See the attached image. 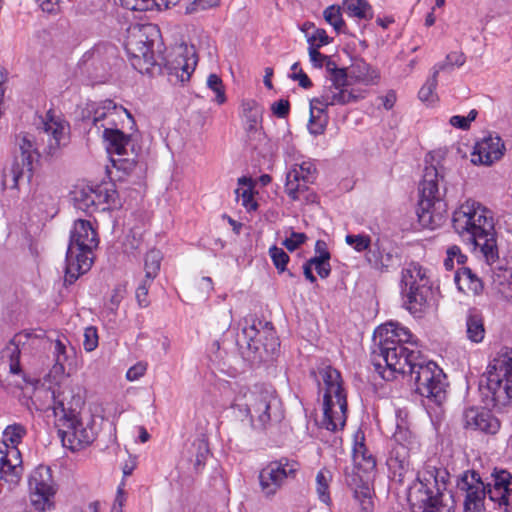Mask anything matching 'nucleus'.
Returning <instances> with one entry per match:
<instances>
[{
    "mask_svg": "<svg viewBox=\"0 0 512 512\" xmlns=\"http://www.w3.org/2000/svg\"><path fill=\"white\" fill-rule=\"evenodd\" d=\"M412 333L399 323L388 322L379 326L374 332L373 360L377 367L383 361L391 371L409 375L415 391L436 404H441L446 397L445 375L433 361L422 358L415 348Z\"/></svg>",
    "mask_w": 512,
    "mask_h": 512,
    "instance_id": "f257e3e1",
    "label": "nucleus"
},
{
    "mask_svg": "<svg viewBox=\"0 0 512 512\" xmlns=\"http://www.w3.org/2000/svg\"><path fill=\"white\" fill-rule=\"evenodd\" d=\"M124 47L131 65L140 73H153L157 67L160 72L166 70L173 84L184 85L191 79L188 45L182 36L165 55L166 47L158 25L135 23L127 28Z\"/></svg>",
    "mask_w": 512,
    "mask_h": 512,
    "instance_id": "f03ea898",
    "label": "nucleus"
},
{
    "mask_svg": "<svg viewBox=\"0 0 512 512\" xmlns=\"http://www.w3.org/2000/svg\"><path fill=\"white\" fill-rule=\"evenodd\" d=\"M69 140V124L48 111L42 126L38 127V141L41 143H35L29 135H24L21 138L19 142L20 155H16L11 166L3 170V187L16 189L20 179L26 177L30 180L33 163L41 154L40 148H42L43 154L53 157L68 145Z\"/></svg>",
    "mask_w": 512,
    "mask_h": 512,
    "instance_id": "7ed1b4c3",
    "label": "nucleus"
},
{
    "mask_svg": "<svg viewBox=\"0 0 512 512\" xmlns=\"http://www.w3.org/2000/svg\"><path fill=\"white\" fill-rule=\"evenodd\" d=\"M453 227L475 249L479 248L488 264L498 259L494 217L490 209L469 199L454 212Z\"/></svg>",
    "mask_w": 512,
    "mask_h": 512,
    "instance_id": "20e7f679",
    "label": "nucleus"
},
{
    "mask_svg": "<svg viewBox=\"0 0 512 512\" xmlns=\"http://www.w3.org/2000/svg\"><path fill=\"white\" fill-rule=\"evenodd\" d=\"M492 476L493 484L487 485L474 470H467L458 477L456 487L465 493L464 512H482L486 495L500 511H512V475L501 470Z\"/></svg>",
    "mask_w": 512,
    "mask_h": 512,
    "instance_id": "39448f33",
    "label": "nucleus"
},
{
    "mask_svg": "<svg viewBox=\"0 0 512 512\" xmlns=\"http://www.w3.org/2000/svg\"><path fill=\"white\" fill-rule=\"evenodd\" d=\"M479 390L486 406L497 410L512 401V348H502L490 361Z\"/></svg>",
    "mask_w": 512,
    "mask_h": 512,
    "instance_id": "423d86ee",
    "label": "nucleus"
},
{
    "mask_svg": "<svg viewBox=\"0 0 512 512\" xmlns=\"http://www.w3.org/2000/svg\"><path fill=\"white\" fill-rule=\"evenodd\" d=\"M98 244V235L91 222L83 219L76 220L70 232L66 253V283H74L81 274L90 270L93 263V250Z\"/></svg>",
    "mask_w": 512,
    "mask_h": 512,
    "instance_id": "0eeeda50",
    "label": "nucleus"
},
{
    "mask_svg": "<svg viewBox=\"0 0 512 512\" xmlns=\"http://www.w3.org/2000/svg\"><path fill=\"white\" fill-rule=\"evenodd\" d=\"M400 293L403 307L414 317H423L433 299L427 269L417 262L406 264L401 270Z\"/></svg>",
    "mask_w": 512,
    "mask_h": 512,
    "instance_id": "6e6552de",
    "label": "nucleus"
},
{
    "mask_svg": "<svg viewBox=\"0 0 512 512\" xmlns=\"http://www.w3.org/2000/svg\"><path fill=\"white\" fill-rule=\"evenodd\" d=\"M322 379L320 391L323 393V418L321 427L336 431L344 427L346 422L347 396L343 388L340 372L331 366L319 371Z\"/></svg>",
    "mask_w": 512,
    "mask_h": 512,
    "instance_id": "1a4fd4ad",
    "label": "nucleus"
},
{
    "mask_svg": "<svg viewBox=\"0 0 512 512\" xmlns=\"http://www.w3.org/2000/svg\"><path fill=\"white\" fill-rule=\"evenodd\" d=\"M440 178L435 166H426L419 184L418 220L424 228L431 230L442 226L446 220V203L439 189Z\"/></svg>",
    "mask_w": 512,
    "mask_h": 512,
    "instance_id": "9d476101",
    "label": "nucleus"
},
{
    "mask_svg": "<svg viewBox=\"0 0 512 512\" xmlns=\"http://www.w3.org/2000/svg\"><path fill=\"white\" fill-rule=\"evenodd\" d=\"M42 393L52 399L56 425L65 422L66 419L80 417L85 399L83 389L79 385L59 386L57 391L52 392L41 389L36 392L35 397Z\"/></svg>",
    "mask_w": 512,
    "mask_h": 512,
    "instance_id": "9b49d317",
    "label": "nucleus"
},
{
    "mask_svg": "<svg viewBox=\"0 0 512 512\" xmlns=\"http://www.w3.org/2000/svg\"><path fill=\"white\" fill-rule=\"evenodd\" d=\"M246 407L253 423L264 428L273 419L279 420L280 401L271 387H256L246 395Z\"/></svg>",
    "mask_w": 512,
    "mask_h": 512,
    "instance_id": "f8f14e48",
    "label": "nucleus"
},
{
    "mask_svg": "<svg viewBox=\"0 0 512 512\" xmlns=\"http://www.w3.org/2000/svg\"><path fill=\"white\" fill-rule=\"evenodd\" d=\"M444 473L429 468L419 476V492L424 495L420 499L421 512H453V507L444 503L443 491L446 489Z\"/></svg>",
    "mask_w": 512,
    "mask_h": 512,
    "instance_id": "ddd939ff",
    "label": "nucleus"
},
{
    "mask_svg": "<svg viewBox=\"0 0 512 512\" xmlns=\"http://www.w3.org/2000/svg\"><path fill=\"white\" fill-rule=\"evenodd\" d=\"M29 498L35 510L44 512L54 507L57 488L48 466L39 465L29 476Z\"/></svg>",
    "mask_w": 512,
    "mask_h": 512,
    "instance_id": "4468645a",
    "label": "nucleus"
},
{
    "mask_svg": "<svg viewBox=\"0 0 512 512\" xmlns=\"http://www.w3.org/2000/svg\"><path fill=\"white\" fill-rule=\"evenodd\" d=\"M393 443L387 459V465L394 472L402 476L410 467V452L415 447L412 433L407 429L398 427L393 435Z\"/></svg>",
    "mask_w": 512,
    "mask_h": 512,
    "instance_id": "2eb2a0df",
    "label": "nucleus"
},
{
    "mask_svg": "<svg viewBox=\"0 0 512 512\" xmlns=\"http://www.w3.org/2000/svg\"><path fill=\"white\" fill-rule=\"evenodd\" d=\"M58 434L65 447L72 451H78L91 444L96 437L93 427L87 423L84 425L80 417L66 419L57 424Z\"/></svg>",
    "mask_w": 512,
    "mask_h": 512,
    "instance_id": "dca6fc26",
    "label": "nucleus"
},
{
    "mask_svg": "<svg viewBox=\"0 0 512 512\" xmlns=\"http://www.w3.org/2000/svg\"><path fill=\"white\" fill-rule=\"evenodd\" d=\"M294 461L281 459L273 461L264 467L259 474L262 492L266 496H273L282 487L288 477H293L298 469Z\"/></svg>",
    "mask_w": 512,
    "mask_h": 512,
    "instance_id": "f3484780",
    "label": "nucleus"
},
{
    "mask_svg": "<svg viewBox=\"0 0 512 512\" xmlns=\"http://www.w3.org/2000/svg\"><path fill=\"white\" fill-rule=\"evenodd\" d=\"M23 474L22 457L18 448L0 444V480L15 486Z\"/></svg>",
    "mask_w": 512,
    "mask_h": 512,
    "instance_id": "a211bd4d",
    "label": "nucleus"
},
{
    "mask_svg": "<svg viewBox=\"0 0 512 512\" xmlns=\"http://www.w3.org/2000/svg\"><path fill=\"white\" fill-rule=\"evenodd\" d=\"M464 427L487 434H496L500 428L499 420L489 411L477 408H468L463 416Z\"/></svg>",
    "mask_w": 512,
    "mask_h": 512,
    "instance_id": "6ab92c4d",
    "label": "nucleus"
},
{
    "mask_svg": "<svg viewBox=\"0 0 512 512\" xmlns=\"http://www.w3.org/2000/svg\"><path fill=\"white\" fill-rule=\"evenodd\" d=\"M120 112H127L122 106H117L112 100H106L93 110L92 115L84 117L85 121L90 122L92 127L100 132L116 126V116Z\"/></svg>",
    "mask_w": 512,
    "mask_h": 512,
    "instance_id": "aec40b11",
    "label": "nucleus"
},
{
    "mask_svg": "<svg viewBox=\"0 0 512 512\" xmlns=\"http://www.w3.org/2000/svg\"><path fill=\"white\" fill-rule=\"evenodd\" d=\"M504 145L497 136H489L477 142L472 153L474 164L491 165L503 155Z\"/></svg>",
    "mask_w": 512,
    "mask_h": 512,
    "instance_id": "412c9836",
    "label": "nucleus"
},
{
    "mask_svg": "<svg viewBox=\"0 0 512 512\" xmlns=\"http://www.w3.org/2000/svg\"><path fill=\"white\" fill-rule=\"evenodd\" d=\"M359 96L353 90L347 87L325 85L319 97L313 98L314 103H318L325 108L336 105H347L358 101Z\"/></svg>",
    "mask_w": 512,
    "mask_h": 512,
    "instance_id": "4be33fe9",
    "label": "nucleus"
},
{
    "mask_svg": "<svg viewBox=\"0 0 512 512\" xmlns=\"http://www.w3.org/2000/svg\"><path fill=\"white\" fill-rule=\"evenodd\" d=\"M396 255L387 250L380 240H376L365 254V261L379 272H387L395 264Z\"/></svg>",
    "mask_w": 512,
    "mask_h": 512,
    "instance_id": "5701e85b",
    "label": "nucleus"
},
{
    "mask_svg": "<svg viewBox=\"0 0 512 512\" xmlns=\"http://www.w3.org/2000/svg\"><path fill=\"white\" fill-rule=\"evenodd\" d=\"M348 482L354 490V499L357 501L361 512H372L374 503L369 478L363 479L360 476H353Z\"/></svg>",
    "mask_w": 512,
    "mask_h": 512,
    "instance_id": "b1692460",
    "label": "nucleus"
},
{
    "mask_svg": "<svg viewBox=\"0 0 512 512\" xmlns=\"http://www.w3.org/2000/svg\"><path fill=\"white\" fill-rule=\"evenodd\" d=\"M102 137L109 154L122 156L126 153V146L130 142V136L124 134L120 129H118L117 125L103 130Z\"/></svg>",
    "mask_w": 512,
    "mask_h": 512,
    "instance_id": "393cba45",
    "label": "nucleus"
},
{
    "mask_svg": "<svg viewBox=\"0 0 512 512\" xmlns=\"http://www.w3.org/2000/svg\"><path fill=\"white\" fill-rule=\"evenodd\" d=\"M348 69L350 80L354 83L374 85L380 79L379 72L365 61H356Z\"/></svg>",
    "mask_w": 512,
    "mask_h": 512,
    "instance_id": "a878e982",
    "label": "nucleus"
},
{
    "mask_svg": "<svg viewBox=\"0 0 512 512\" xmlns=\"http://www.w3.org/2000/svg\"><path fill=\"white\" fill-rule=\"evenodd\" d=\"M457 288L465 294H479L483 289L482 281L467 267H461L454 276Z\"/></svg>",
    "mask_w": 512,
    "mask_h": 512,
    "instance_id": "bb28decb",
    "label": "nucleus"
},
{
    "mask_svg": "<svg viewBox=\"0 0 512 512\" xmlns=\"http://www.w3.org/2000/svg\"><path fill=\"white\" fill-rule=\"evenodd\" d=\"M466 336L473 343H480L485 337L483 316L475 309L469 310L466 316Z\"/></svg>",
    "mask_w": 512,
    "mask_h": 512,
    "instance_id": "cd10ccee",
    "label": "nucleus"
},
{
    "mask_svg": "<svg viewBox=\"0 0 512 512\" xmlns=\"http://www.w3.org/2000/svg\"><path fill=\"white\" fill-rule=\"evenodd\" d=\"M492 284L505 298L512 299V267L492 269Z\"/></svg>",
    "mask_w": 512,
    "mask_h": 512,
    "instance_id": "c85d7f7f",
    "label": "nucleus"
},
{
    "mask_svg": "<svg viewBox=\"0 0 512 512\" xmlns=\"http://www.w3.org/2000/svg\"><path fill=\"white\" fill-rule=\"evenodd\" d=\"M325 107L320 106L318 103H314L312 99L310 102V119L308 124L309 132L313 135H321L324 133L327 123L328 116Z\"/></svg>",
    "mask_w": 512,
    "mask_h": 512,
    "instance_id": "c756f323",
    "label": "nucleus"
},
{
    "mask_svg": "<svg viewBox=\"0 0 512 512\" xmlns=\"http://www.w3.org/2000/svg\"><path fill=\"white\" fill-rule=\"evenodd\" d=\"M241 107L246 123V130L248 132L257 131L262 119V107L255 100H244Z\"/></svg>",
    "mask_w": 512,
    "mask_h": 512,
    "instance_id": "7c9ffc66",
    "label": "nucleus"
},
{
    "mask_svg": "<svg viewBox=\"0 0 512 512\" xmlns=\"http://www.w3.org/2000/svg\"><path fill=\"white\" fill-rule=\"evenodd\" d=\"M446 69V64L438 63L433 67L432 76L426 81V83L421 87L418 96L422 102L432 104L436 101L437 95L435 94V89L438 83V74L441 71Z\"/></svg>",
    "mask_w": 512,
    "mask_h": 512,
    "instance_id": "2f4dec72",
    "label": "nucleus"
},
{
    "mask_svg": "<svg viewBox=\"0 0 512 512\" xmlns=\"http://www.w3.org/2000/svg\"><path fill=\"white\" fill-rule=\"evenodd\" d=\"M19 336H15L9 344L1 351V359L8 363L9 371L12 374H19L20 369V349L18 340Z\"/></svg>",
    "mask_w": 512,
    "mask_h": 512,
    "instance_id": "473e14b6",
    "label": "nucleus"
},
{
    "mask_svg": "<svg viewBox=\"0 0 512 512\" xmlns=\"http://www.w3.org/2000/svg\"><path fill=\"white\" fill-rule=\"evenodd\" d=\"M343 8L351 17L361 20L373 18V9L367 0H344Z\"/></svg>",
    "mask_w": 512,
    "mask_h": 512,
    "instance_id": "72a5a7b5",
    "label": "nucleus"
},
{
    "mask_svg": "<svg viewBox=\"0 0 512 512\" xmlns=\"http://www.w3.org/2000/svg\"><path fill=\"white\" fill-rule=\"evenodd\" d=\"M353 459L358 469L362 470L366 474V478H370V474L375 471L376 460L368 454L363 443L355 446L353 450Z\"/></svg>",
    "mask_w": 512,
    "mask_h": 512,
    "instance_id": "f704fd0d",
    "label": "nucleus"
},
{
    "mask_svg": "<svg viewBox=\"0 0 512 512\" xmlns=\"http://www.w3.org/2000/svg\"><path fill=\"white\" fill-rule=\"evenodd\" d=\"M332 480V474L327 469H321L316 475V492L321 502L326 505L331 503L330 498V482Z\"/></svg>",
    "mask_w": 512,
    "mask_h": 512,
    "instance_id": "c9c22d12",
    "label": "nucleus"
},
{
    "mask_svg": "<svg viewBox=\"0 0 512 512\" xmlns=\"http://www.w3.org/2000/svg\"><path fill=\"white\" fill-rule=\"evenodd\" d=\"M245 325L242 327L241 335L243 340L247 344V347L250 349L257 350L259 348V344L262 342L261 340V332L257 328L256 320L252 319L249 321L245 319Z\"/></svg>",
    "mask_w": 512,
    "mask_h": 512,
    "instance_id": "e433bc0d",
    "label": "nucleus"
},
{
    "mask_svg": "<svg viewBox=\"0 0 512 512\" xmlns=\"http://www.w3.org/2000/svg\"><path fill=\"white\" fill-rule=\"evenodd\" d=\"M55 364L53 365L50 376L54 379L61 377L65 373V362L68 360L66 346L61 340H56L54 343Z\"/></svg>",
    "mask_w": 512,
    "mask_h": 512,
    "instance_id": "4c0bfd02",
    "label": "nucleus"
},
{
    "mask_svg": "<svg viewBox=\"0 0 512 512\" xmlns=\"http://www.w3.org/2000/svg\"><path fill=\"white\" fill-rule=\"evenodd\" d=\"M239 185L241 188L236 189V198L241 201V205L246 208L247 211H254L257 209V203L253 198V192L248 180L245 177L239 178Z\"/></svg>",
    "mask_w": 512,
    "mask_h": 512,
    "instance_id": "58836bf2",
    "label": "nucleus"
},
{
    "mask_svg": "<svg viewBox=\"0 0 512 512\" xmlns=\"http://www.w3.org/2000/svg\"><path fill=\"white\" fill-rule=\"evenodd\" d=\"M162 253L157 249L150 250L144 260L145 277L147 281H153L158 275L162 261Z\"/></svg>",
    "mask_w": 512,
    "mask_h": 512,
    "instance_id": "ea45409f",
    "label": "nucleus"
},
{
    "mask_svg": "<svg viewBox=\"0 0 512 512\" xmlns=\"http://www.w3.org/2000/svg\"><path fill=\"white\" fill-rule=\"evenodd\" d=\"M26 432V428L19 423L8 425L3 431V441L0 444L18 448Z\"/></svg>",
    "mask_w": 512,
    "mask_h": 512,
    "instance_id": "a19ab883",
    "label": "nucleus"
},
{
    "mask_svg": "<svg viewBox=\"0 0 512 512\" xmlns=\"http://www.w3.org/2000/svg\"><path fill=\"white\" fill-rule=\"evenodd\" d=\"M97 195L98 202L106 203L110 208L121 207V201L119 199V194L117 190L114 188L113 184L104 187H98L95 190Z\"/></svg>",
    "mask_w": 512,
    "mask_h": 512,
    "instance_id": "79ce46f5",
    "label": "nucleus"
},
{
    "mask_svg": "<svg viewBox=\"0 0 512 512\" xmlns=\"http://www.w3.org/2000/svg\"><path fill=\"white\" fill-rule=\"evenodd\" d=\"M312 182L297 177L291 179L290 176H286L285 191L292 200H300L301 195L307 191L308 184Z\"/></svg>",
    "mask_w": 512,
    "mask_h": 512,
    "instance_id": "37998d69",
    "label": "nucleus"
},
{
    "mask_svg": "<svg viewBox=\"0 0 512 512\" xmlns=\"http://www.w3.org/2000/svg\"><path fill=\"white\" fill-rule=\"evenodd\" d=\"M316 168L310 161H303L301 164H295L287 173L291 179L301 178L305 181H313L315 178Z\"/></svg>",
    "mask_w": 512,
    "mask_h": 512,
    "instance_id": "c03bdc74",
    "label": "nucleus"
},
{
    "mask_svg": "<svg viewBox=\"0 0 512 512\" xmlns=\"http://www.w3.org/2000/svg\"><path fill=\"white\" fill-rule=\"evenodd\" d=\"M78 209L90 212L91 208L96 207L97 195L95 190L86 191L84 189L77 191L74 197Z\"/></svg>",
    "mask_w": 512,
    "mask_h": 512,
    "instance_id": "a18cd8bd",
    "label": "nucleus"
},
{
    "mask_svg": "<svg viewBox=\"0 0 512 512\" xmlns=\"http://www.w3.org/2000/svg\"><path fill=\"white\" fill-rule=\"evenodd\" d=\"M345 242L358 253L367 252L373 245L371 237L366 234H348L345 237Z\"/></svg>",
    "mask_w": 512,
    "mask_h": 512,
    "instance_id": "49530a36",
    "label": "nucleus"
},
{
    "mask_svg": "<svg viewBox=\"0 0 512 512\" xmlns=\"http://www.w3.org/2000/svg\"><path fill=\"white\" fill-rule=\"evenodd\" d=\"M325 20L333 26L336 32H341L345 26L340 7L334 5L327 7L323 12Z\"/></svg>",
    "mask_w": 512,
    "mask_h": 512,
    "instance_id": "de8ad7c7",
    "label": "nucleus"
},
{
    "mask_svg": "<svg viewBox=\"0 0 512 512\" xmlns=\"http://www.w3.org/2000/svg\"><path fill=\"white\" fill-rule=\"evenodd\" d=\"M329 260L330 258H327V254L325 256H314L309 259V263L322 279L327 278L331 273Z\"/></svg>",
    "mask_w": 512,
    "mask_h": 512,
    "instance_id": "09e8293b",
    "label": "nucleus"
},
{
    "mask_svg": "<svg viewBox=\"0 0 512 512\" xmlns=\"http://www.w3.org/2000/svg\"><path fill=\"white\" fill-rule=\"evenodd\" d=\"M269 255L273 261V264L277 268L279 272H284L286 269V265L289 261L288 254L282 249L277 246H272L269 249Z\"/></svg>",
    "mask_w": 512,
    "mask_h": 512,
    "instance_id": "8fccbe9b",
    "label": "nucleus"
},
{
    "mask_svg": "<svg viewBox=\"0 0 512 512\" xmlns=\"http://www.w3.org/2000/svg\"><path fill=\"white\" fill-rule=\"evenodd\" d=\"M207 86L215 92V101L218 104H223L226 101V96L222 84V80L216 74H210L207 79Z\"/></svg>",
    "mask_w": 512,
    "mask_h": 512,
    "instance_id": "3c124183",
    "label": "nucleus"
},
{
    "mask_svg": "<svg viewBox=\"0 0 512 512\" xmlns=\"http://www.w3.org/2000/svg\"><path fill=\"white\" fill-rule=\"evenodd\" d=\"M454 261L458 264L463 265L466 261V256L461 253L458 246L453 245L447 249V257L444 260V266L447 270L454 268Z\"/></svg>",
    "mask_w": 512,
    "mask_h": 512,
    "instance_id": "603ef678",
    "label": "nucleus"
},
{
    "mask_svg": "<svg viewBox=\"0 0 512 512\" xmlns=\"http://www.w3.org/2000/svg\"><path fill=\"white\" fill-rule=\"evenodd\" d=\"M330 86L348 87L350 84L349 69L342 68L340 70L333 71L327 77Z\"/></svg>",
    "mask_w": 512,
    "mask_h": 512,
    "instance_id": "864d4df0",
    "label": "nucleus"
},
{
    "mask_svg": "<svg viewBox=\"0 0 512 512\" xmlns=\"http://www.w3.org/2000/svg\"><path fill=\"white\" fill-rule=\"evenodd\" d=\"M123 7L134 11H147L159 4L156 0H120Z\"/></svg>",
    "mask_w": 512,
    "mask_h": 512,
    "instance_id": "5fc2aeb1",
    "label": "nucleus"
},
{
    "mask_svg": "<svg viewBox=\"0 0 512 512\" xmlns=\"http://www.w3.org/2000/svg\"><path fill=\"white\" fill-rule=\"evenodd\" d=\"M152 281H147L145 277L136 288L135 296L140 307H147L149 305L148 290L151 286Z\"/></svg>",
    "mask_w": 512,
    "mask_h": 512,
    "instance_id": "6e6d98bb",
    "label": "nucleus"
},
{
    "mask_svg": "<svg viewBox=\"0 0 512 512\" xmlns=\"http://www.w3.org/2000/svg\"><path fill=\"white\" fill-rule=\"evenodd\" d=\"M84 348L86 351H93L98 345L97 329L93 326L87 327L84 331Z\"/></svg>",
    "mask_w": 512,
    "mask_h": 512,
    "instance_id": "4d7b16f0",
    "label": "nucleus"
},
{
    "mask_svg": "<svg viewBox=\"0 0 512 512\" xmlns=\"http://www.w3.org/2000/svg\"><path fill=\"white\" fill-rule=\"evenodd\" d=\"M310 46L320 48L321 46L330 43V38L324 29H316L311 35L308 36Z\"/></svg>",
    "mask_w": 512,
    "mask_h": 512,
    "instance_id": "13d9d810",
    "label": "nucleus"
},
{
    "mask_svg": "<svg viewBox=\"0 0 512 512\" xmlns=\"http://www.w3.org/2000/svg\"><path fill=\"white\" fill-rule=\"evenodd\" d=\"M307 239V236L304 233L292 232L290 237L286 238L283 241V245L289 250L294 251L300 245H302Z\"/></svg>",
    "mask_w": 512,
    "mask_h": 512,
    "instance_id": "bf43d9fd",
    "label": "nucleus"
},
{
    "mask_svg": "<svg viewBox=\"0 0 512 512\" xmlns=\"http://www.w3.org/2000/svg\"><path fill=\"white\" fill-rule=\"evenodd\" d=\"M111 163L118 171L130 174L136 167V162L127 158H111Z\"/></svg>",
    "mask_w": 512,
    "mask_h": 512,
    "instance_id": "052dcab7",
    "label": "nucleus"
},
{
    "mask_svg": "<svg viewBox=\"0 0 512 512\" xmlns=\"http://www.w3.org/2000/svg\"><path fill=\"white\" fill-rule=\"evenodd\" d=\"M209 457H210V451H209L207 441L205 439L199 440L197 459H196V462L194 463V467L195 466L199 467L201 465H205V463L209 459Z\"/></svg>",
    "mask_w": 512,
    "mask_h": 512,
    "instance_id": "680f3d73",
    "label": "nucleus"
},
{
    "mask_svg": "<svg viewBox=\"0 0 512 512\" xmlns=\"http://www.w3.org/2000/svg\"><path fill=\"white\" fill-rule=\"evenodd\" d=\"M147 370V364L144 362H138L132 367H130L126 373V378L129 381L138 380L142 377Z\"/></svg>",
    "mask_w": 512,
    "mask_h": 512,
    "instance_id": "e2e57ef3",
    "label": "nucleus"
},
{
    "mask_svg": "<svg viewBox=\"0 0 512 512\" xmlns=\"http://www.w3.org/2000/svg\"><path fill=\"white\" fill-rule=\"evenodd\" d=\"M271 110L273 114L279 118H284L288 115L290 104L288 100L281 99L272 104Z\"/></svg>",
    "mask_w": 512,
    "mask_h": 512,
    "instance_id": "0e129e2a",
    "label": "nucleus"
},
{
    "mask_svg": "<svg viewBox=\"0 0 512 512\" xmlns=\"http://www.w3.org/2000/svg\"><path fill=\"white\" fill-rule=\"evenodd\" d=\"M126 294V287L125 285H117L113 291L112 295L110 297V304L112 305L111 309L115 310L121 303V301L124 299Z\"/></svg>",
    "mask_w": 512,
    "mask_h": 512,
    "instance_id": "69168bd1",
    "label": "nucleus"
},
{
    "mask_svg": "<svg viewBox=\"0 0 512 512\" xmlns=\"http://www.w3.org/2000/svg\"><path fill=\"white\" fill-rule=\"evenodd\" d=\"M465 61L466 58L462 52H451L446 56V59L443 63L446 64V68L450 66L461 67L464 65Z\"/></svg>",
    "mask_w": 512,
    "mask_h": 512,
    "instance_id": "338daca9",
    "label": "nucleus"
},
{
    "mask_svg": "<svg viewBox=\"0 0 512 512\" xmlns=\"http://www.w3.org/2000/svg\"><path fill=\"white\" fill-rule=\"evenodd\" d=\"M318 47H315V46H309V57H310V61L312 62V64L315 66V67H319L321 68L323 65H324V61L327 60V56L321 54L319 51H318Z\"/></svg>",
    "mask_w": 512,
    "mask_h": 512,
    "instance_id": "774afa93",
    "label": "nucleus"
}]
</instances>
